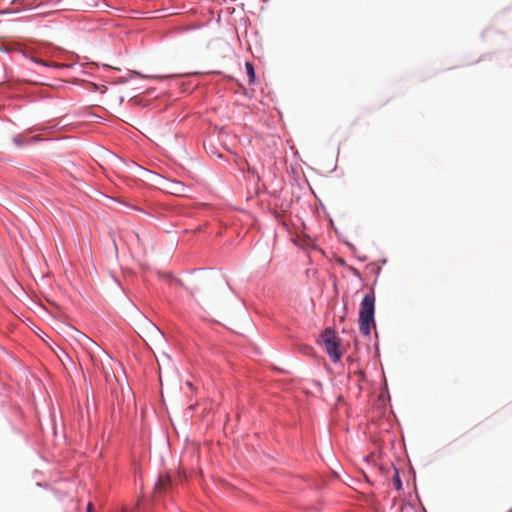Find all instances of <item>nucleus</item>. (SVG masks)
I'll list each match as a JSON object with an SVG mask.
<instances>
[{
  "instance_id": "obj_9",
  "label": "nucleus",
  "mask_w": 512,
  "mask_h": 512,
  "mask_svg": "<svg viewBox=\"0 0 512 512\" xmlns=\"http://www.w3.org/2000/svg\"><path fill=\"white\" fill-rule=\"evenodd\" d=\"M197 291V287L190 288V293L194 296L195 292Z\"/></svg>"
},
{
  "instance_id": "obj_10",
  "label": "nucleus",
  "mask_w": 512,
  "mask_h": 512,
  "mask_svg": "<svg viewBox=\"0 0 512 512\" xmlns=\"http://www.w3.org/2000/svg\"><path fill=\"white\" fill-rule=\"evenodd\" d=\"M396 485H397V488L400 489L401 488V481L399 478H397V481H396Z\"/></svg>"
},
{
  "instance_id": "obj_11",
  "label": "nucleus",
  "mask_w": 512,
  "mask_h": 512,
  "mask_svg": "<svg viewBox=\"0 0 512 512\" xmlns=\"http://www.w3.org/2000/svg\"><path fill=\"white\" fill-rule=\"evenodd\" d=\"M188 387L192 388V383L187 382Z\"/></svg>"
},
{
  "instance_id": "obj_7",
  "label": "nucleus",
  "mask_w": 512,
  "mask_h": 512,
  "mask_svg": "<svg viewBox=\"0 0 512 512\" xmlns=\"http://www.w3.org/2000/svg\"><path fill=\"white\" fill-rule=\"evenodd\" d=\"M180 75L181 74L174 73V74H167V75H149V76H146V77L147 78H153V79H166V78L178 77Z\"/></svg>"
},
{
  "instance_id": "obj_5",
  "label": "nucleus",
  "mask_w": 512,
  "mask_h": 512,
  "mask_svg": "<svg viewBox=\"0 0 512 512\" xmlns=\"http://www.w3.org/2000/svg\"><path fill=\"white\" fill-rule=\"evenodd\" d=\"M31 52H32L31 50H27V51L23 52V54H24V56L30 58L36 64H40V65H43L46 67H56V68L67 67V65H65V64L44 61L40 58H37V57L31 55Z\"/></svg>"
},
{
  "instance_id": "obj_3",
  "label": "nucleus",
  "mask_w": 512,
  "mask_h": 512,
  "mask_svg": "<svg viewBox=\"0 0 512 512\" xmlns=\"http://www.w3.org/2000/svg\"><path fill=\"white\" fill-rule=\"evenodd\" d=\"M322 341L327 354L334 362H337L341 358V352L339 351L334 332L326 329L322 334Z\"/></svg>"
},
{
  "instance_id": "obj_8",
  "label": "nucleus",
  "mask_w": 512,
  "mask_h": 512,
  "mask_svg": "<svg viewBox=\"0 0 512 512\" xmlns=\"http://www.w3.org/2000/svg\"><path fill=\"white\" fill-rule=\"evenodd\" d=\"M87 512H93V504L91 502L87 505Z\"/></svg>"
},
{
  "instance_id": "obj_4",
  "label": "nucleus",
  "mask_w": 512,
  "mask_h": 512,
  "mask_svg": "<svg viewBox=\"0 0 512 512\" xmlns=\"http://www.w3.org/2000/svg\"><path fill=\"white\" fill-rule=\"evenodd\" d=\"M171 486V478L169 475H162L158 478L154 491L156 494L165 493Z\"/></svg>"
},
{
  "instance_id": "obj_1",
  "label": "nucleus",
  "mask_w": 512,
  "mask_h": 512,
  "mask_svg": "<svg viewBox=\"0 0 512 512\" xmlns=\"http://www.w3.org/2000/svg\"><path fill=\"white\" fill-rule=\"evenodd\" d=\"M375 294L374 291L367 293L361 301L359 311V330L363 335L368 336L375 326Z\"/></svg>"
},
{
  "instance_id": "obj_2",
  "label": "nucleus",
  "mask_w": 512,
  "mask_h": 512,
  "mask_svg": "<svg viewBox=\"0 0 512 512\" xmlns=\"http://www.w3.org/2000/svg\"><path fill=\"white\" fill-rule=\"evenodd\" d=\"M65 335L70 340H73L76 343H78L84 349V351L88 354L92 364L94 366L97 365L96 357H95L94 351H93V348L97 346L95 341H93L86 334H84L83 332L79 331L78 329H76L74 327H68L65 330Z\"/></svg>"
},
{
  "instance_id": "obj_6",
  "label": "nucleus",
  "mask_w": 512,
  "mask_h": 512,
  "mask_svg": "<svg viewBox=\"0 0 512 512\" xmlns=\"http://www.w3.org/2000/svg\"><path fill=\"white\" fill-rule=\"evenodd\" d=\"M246 73L248 76L249 83H253L255 80V71L252 63L246 62L245 63Z\"/></svg>"
}]
</instances>
